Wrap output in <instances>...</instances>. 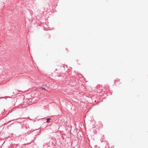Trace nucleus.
Wrapping results in <instances>:
<instances>
[{
  "label": "nucleus",
  "mask_w": 148,
  "mask_h": 148,
  "mask_svg": "<svg viewBox=\"0 0 148 148\" xmlns=\"http://www.w3.org/2000/svg\"><path fill=\"white\" fill-rule=\"evenodd\" d=\"M47 120L46 123H49V120H50V119L49 118H47Z\"/></svg>",
  "instance_id": "1"
},
{
  "label": "nucleus",
  "mask_w": 148,
  "mask_h": 148,
  "mask_svg": "<svg viewBox=\"0 0 148 148\" xmlns=\"http://www.w3.org/2000/svg\"><path fill=\"white\" fill-rule=\"evenodd\" d=\"M41 88L42 89V90H45V88H43V87H41Z\"/></svg>",
  "instance_id": "2"
},
{
  "label": "nucleus",
  "mask_w": 148,
  "mask_h": 148,
  "mask_svg": "<svg viewBox=\"0 0 148 148\" xmlns=\"http://www.w3.org/2000/svg\"><path fill=\"white\" fill-rule=\"evenodd\" d=\"M4 98L3 97H0V99H2V98Z\"/></svg>",
  "instance_id": "3"
},
{
  "label": "nucleus",
  "mask_w": 148,
  "mask_h": 148,
  "mask_svg": "<svg viewBox=\"0 0 148 148\" xmlns=\"http://www.w3.org/2000/svg\"><path fill=\"white\" fill-rule=\"evenodd\" d=\"M14 120V119L12 120V121H13Z\"/></svg>",
  "instance_id": "4"
}]
</instances>
